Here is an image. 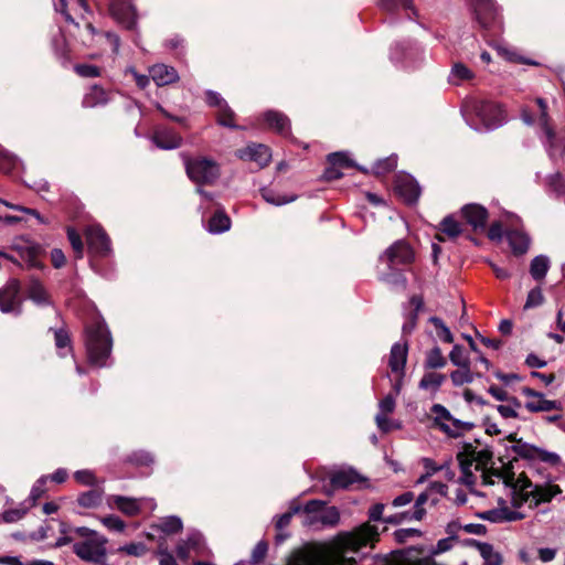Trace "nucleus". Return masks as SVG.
<instances>
[{"mask_svg": "<svg viewBox=\"0 0 565 565\" xmlns=\"http://www.w3.org/2000/svg\"><path fill=\"white\" fill-rule=\"evenodd\" d=\"M451 540V536L441 539L437 542L436 546L433 547L429 555L423 557H413L409 555L397 565H437L434 555L449 551L452 547Z\"/></svg>", "mask_w": 565, "mask_h": 565, "instance_id": "nucleus-19", "label": "nucleus"}, {"mask_svg": "<svg viewBox=\"0 0 565 565\" xmlns=\"http://www.w3.org/2000/svg\"><path fill=\"white\" fill-rule=\"evenodd\" d=\"M449 360L450 362L458 366V367H465L467 365H470V359L466 354L465 348L460 344H455L449 353Z\"/></svg>", "mask_w": 565, "mask_h": 565, "instance_id": "nucleus-54", "label": "nucleus"}, {"mask_svg": "<svg viewBox=\"0 0 565 565\" xmlns=\"http://www.w3.org/2000/svg\"><path fill=\"white\" fill-rule=\"evenodd\" d=\"M263 120L270 129L282 136H287L290 132V120L280 111L267 110L263 114Z\"/></svg>", "mask_w": 565, "mask_h": 565, "instance_id": "nucleus-21", "label": "nucleus"}, {"mask_svg": "<svg viewBox=\"0 0 565 565\" xmlns=\"http://www.w3.org/2000/svg\"><path fill=\"white\" fill-rule=\"evenodd\" d=\"M379 7L388 12L395 13L402 7L409 10L413 15H417V10L413 6V0H379Z\"/></svg>", "mask_w": 565, "mask_h": 565, "instance_id": "nucleus-39", "label": "nucleus"}, {"mask_svg": "<svg viewBox=\"0 0 565 565\" xmlns=\"http://www.w3.org/2000/svg\"><path fill=\"white\" fill-rule=\"evenodd\" d=\"M473 12L478 23L489 29L500 23L499 8L494 0H471Z\"/></svg>", "mask_w": 565, "mask_h": 565, "instance_id": "nucleus-15", "label": "nucleus"}, {"mask_svg": "<svg viewBox=\"0 0 565 565\" xmlns=\"http://www.w3.org/2000/svg\"><path fill=\"white\" fill-rule=\"evenodd\" d=\"M446 381V375L436 372L425 373L418 383V387L420 390L428 391L430 390L433 393H437Z\"/></svg>", "mask_w": 565, "mask_h": 565, "instance_id": "nucleus-35", "label": "nucleus"}, {"mask_svg": "<svg viewBox=\"0 0 565 565\" xmlns=\"http://www.w3.org/2000/svg\"><path fill=\"white\" fill-rule=\"evenodd\" d=\"M525 408L531 413L551 412L554 409H561V404L557 401L545 399L544 396L539 401H527Z\"/></svg>", "mask_w": 565, "mask_h": 565, "instance_id": "nucleus-41", "label": "nucleus"}, {"mask_svg": "<svg viewBox=\"0 0 565 565\" xmlns=\"http://www.w3.org/2000/svg\"><path fill=\"white\" fill-rule=\"evenodd\" d=\"M475 427L476 424L472 422L461 420L454 417L448 425H440V431L449 438L457 439L472 430Z\"/></svg>", "mask_w": 565, "mask_h": 565, "instance_id": "nucleus-26", "label": "nucleus"}, {"mask_svg": "<svg viewBox=\"0 0 565 565\" xmlns=\"http://www.w3.org/2000/svg\"><path fill=\"white\" fill-rule=\"evenodd\" d=\"M54 340L60 356L64 358L66 354L72 353L71 338L66 330H54Z\"/></svg>", "mask_w": 565, "mask_h": 565, "instance_id": "nucleus-45", "label": "nucleus"}, {"mask_svg": "<svg viewBox=\"0 0 565 565\" xmlns=\"http://www.w3.org/2000/svg\"><path fill=\"white\" fill-rule=\"evenodd\" d=\"M326 505L324 501L321 500H310L308 501L301 510L306 513L305 524L315 525L320 511Z\"/></svg>", "mask_w": 565, "mask_h": 565, "instance_id": "nucleus-42", "label": "nucleus"}, {"mask_svg": "<svg viewBox=\"0 0 565 565\" xmlns=\"http://www.w3.org/2000/svg\"><path fill=\"white\" fill-rule=\"evenodd\" d=\"M111 17L125 29L134 31L137 28L136 8L126 0H113L109 4Z\"/></svg>", "mask_w": 565, "mask_h": 565, "instance_id": "nucleus-16", "label": "nucleus"}, {"mask_svg": "<svg viewBox=\"0 0 565 565\" xmlns=\"http://www.w3.org/2000/svg\"><path fill=\"white\" fill-rule=\"evenodd\" d=\"M447 360L443 355L439 347L435 345L426 353L424 366L425 369L437 370L446 366Z\"/></svg>", "mask_w": 565, "mask_h": 565, "instance_id": "nucleus-40", "label": "nucleus"}, {"mask_svg": "<svg viewBox=\"0 0 565 565\" xmlns=\"http://www.w3.org/2000/svg\"><path fill=\"white\" fill-rule=\"evenodd\" d=\"M451 382L455 386H461L463 384H469L473 381L475 374L471 371L470 365L465 367H458V370L452 371L450 373Z\"/></svg>", "mask_w": 565, "mask_h": 565, "instance_id": "nucleus-51", "label": "nucleus"}, {"mask_svg": "<svg viewBox=\"0 0 565 565\" xmlns=\"http://www.w3.org/2000/svg\"><path fill=\"white\" fill-rule=\"evenodd\" d=\"M184 164L188 177L198 185L213 184L220 177V167L214 160L207 158L186 159ZM198 193L206 200L213 199V195L201 186H198Z\"/></svg>", "mask_w": 565, "mask_h": 565, "instance_id": "nucleus-5", "label": "nucleus"}, {"mask_svg": "<svg viewBox=\"0 0 565 565\" xmlns=\"http://www.w3.org/2000/svg\"><path fill=\"white\" fill-rule=\"evenodd\" d=\"M30 505H25V503H22L21 507L6 510L2 513V520L6 523H15L24 518V515L28 513Z\"/></svg>", "mask_w": 565, "mask_h": 565, "instance_id": "nucleus-59", "label": "nucleus"}, {"mask_svg": "<svg viewBox=\"0 0 565 565\" xmlns=\"http://www.w3.org/2000/svg\"><path fill=\"white\" fill-rule=\"evenodd\" d=\"M13 248L17 250L19 259L7 254L6 252H0V256L17 263L19 266H25L28 268H43V265L39 259L41 252L40 245L26 242L23 245H14Z\"/></svg>", "mask_w": 565, "mask_h": 565, "instance_id": "nucleus-13", "label": "nucleus"}, {"mask_svg": "<svg viewBox=\"0 0 565 565\" xmlns=\"http://www.w3.org/2000/svg\"><path fill=\"white\" fill-rule=\"evenodd\" d=\"M473 78V73L462 63H456L449 75V83L460 85L465 81Z\"/></svg>", "mask_w": 565, "mask_h": 565, "instance_id": "nucleus-46", "label": "nucleus"}, {"mask_svg": "<svg viewBox=\"0 0 565 565\" xmlns=\"http://www.w3.org/2000/svg\"><path fill=\"white\" fill-rule=\"evenodd\" d=\"M22 302L20 281L12 278L0 289V311L20 316Z\"/></svg>", "mask_w": 565, "mask_h": 565, "instance_id": "nucleus-9", "label": "nucleus"}, {"mask_svg": "<svg viewBox=\"0 0 565 565\" xmlns=\"http://www.w3.org/2000/svg\"><path fill=\"white\" fill-rule=\"evenodd\" d=\"M429 322L435 327L438 338L446 343L454 342V335L450 329L438 317H430Z\"/></svg>", "mask_w": 565, "mask_h": 565, "instance_id": "nucleus-57", "label": "nucleus"}, {"mask_svg": "<svg viewBox=\"0 0 565 565\" xmlns=\"http://www.w3.org/2000/svg\"><path fill=\"white\" fill-rule=\"evenodd\" d=\"M90 258H108L111 254L110 238L99 225L87 226L85 231Z\"/></svg>", "mask_w": 565, "mask_h": 565, "instance_id": "nucleus-8", "label": "nucleus"}, {"mask_svg": "<svg viewBox=\"0 0 565 565\" xmlns=\"http://www.w3.org/2000/svg\"><path fill=\"white\" fill-rule=\"evenodd\" d=\"M182 520L177 515H169L161 520L159 529L166 534H174L182 530Z\"/></svg>", "mask_w": 565, "mask_h": 565, "instance_id": "nucleus-53", "label": "nucleus"}, {"mask_svg": "<svg viewBox=\"0 0 565 565\" xmlns=\"http://www.w3.org/2000/svg\"><path fill=\"white\" fill-rule=\"evenodd\" d=\"M77 504L85 509H95L102 504L103 491L99 489H90L82 492L77 497Z\"/></svg>", "mask_w": 565, "mask_h": 565, "instance_id": "nucleus-34", "label": "nucleus"}, {"mask_svg": "<svg viewBox=\"0 0 565 565\" xmlns=\"http://www.w3.org/2000/svg\"><path fill=\"white\" fill-rule=\"evenodd\" d=\"M151 141L162 150H173L182 146L183 139L173 129L159 126L154 129Z\"/></svg>", "mask_w": 565, "mask_h": 565, "instance_id": "nucleus-17", "label": "nucleus"}, {"mask_svg": "<svg viewBox=\"0 0 565 565\" xmlns=\"http://www.w3.org/2000/svg\"><path fill=\"white\" fill-rule=\"evenodd\" d=\"M551 267V260L546 255L535 256L530 264V275L536 281H542L546 277Z\"/></svg>", "mask_w": 565, "mask_h": 565, "instance_id": "nucleus-32", "label": "nucleus"}, {"mask_svg": "<svg viewBox=\"0 0 565 565\" xmlns=\"http://www.w3.org/2000/svg\"><path fill=\"white\" fill-rule=\"evenodd\" d=\"M475 447L470 443H465L463 451L457 454V460L462 475L466 478H473L471 468L475 462L473 458Z\"/></svg>", "mask_w": 565, "mask_h": 565, "instance_id": "nucleus-31", "label": "nucleus"}, {"mask_svg": "<svg viewBox=\"0 0 565 565\" xmlns=\"http://www.w3.org/2000/svg\"><path fill=\"white\" fill-rule=\"evenodd\" d=\"M108 102H109L108 93L104 88H102L97 85H94L90 88V90L87 94H85V96L82 100V105L85 108H94L97 106H104Z\"/></svg>", "mask_w": 565, "mask_h": 565, "instance_id": "nucleus-30", "label": "nucleus"}, {"mask_svg": "<svg viewBox=\"0 0 565 565\" xmlns=\"http://www.w3.org/2000/svg\"><path fill=\"white\" fill-rule=\"evenodd\" d=\"M66 233H67V238L70 241V244L74 250L75 257L78 259L83 258L84 244H83L81 235L73 227H67Z\"/></svg>", "mask_w": 565, "mask_h": 565, "instance_id": "nucleus-58", "label": "nucleus"}, {"mask_svg": "<svg viewBox=\"0 0 565 565\" xmlns=\"http://www.w3.org/2000/svg\"><path fill=\"white\" fill-rule=\"evenodd\" d=\"M49 480V476H41L32 486L28 501L30 507L36 504L38 500L45 493V484Z\"/></svg>", "mask_w": 565, "mask_h": 565, "instance_id": "nucleus-56", "label": "nucleus"}, {"mask_svg": "<svg viewBox=\"0 0 565 565\" xmlns=\"http://www.w3.org/2000/svg\"><path fill=\"white\" fill-rule=\"evenodd\" d=\"M21 170V161L0 146V172L10 175H18Z\"/></svg>", "mask_w": 565, "mask_h": 565, "instance_id": "nucleus-28", "label": "nucleus"}, {"mask_svg": "<svg viewBox=\"0 0 565 565\" xmlns=\"http://www.w3.org/2000/svg\"><path fill=\"white\" fill-rule=\"evenodd\" d=\"M462 217L466 222L475 230H484L487 220H488V211L480 204L470 203L465 205L461 209Z\"/></svg>", "mask_w": 565, "mask_h": 565, "instance_id": "nucleus-20", "label": "nucleus"}, {"mask_svg": "<svg viewBox=\"0 0 565 565\" xmlns=\"http://www.w3.org/2000/svg\"><path fill=\"white\" fill-rule=\"evenodd\" d=\"M106 258H90V268L100 277L111 280L116 276L115 267L111 263H106Z\"/></svg>", "mask_w": 565, "mask_h": 565, "instance_id": "nucleus-38", "label": "nucleus"}, {"mask_svg": "<svg viewBox=\"0 0 565 565\" xmlns=\"http://www.w3.org/2000/svg\"><path fill=\"white\" fill-rule=\"evenodd\" d=\"M183 541L192 551L195 552H199L204 547V536L198 530L189 531L186 539Z\"/></svg>", "mask_w": 565, "mask_h": 565, "instance_id": "nucleus-62", "label": "nucleus"}, {"mask_svg": "<svg viewBox=\"0 0 565 565\" xmlns=\"http://www.w3.org/2000/svg\"><path fill=\"white\" fill-rule=\"evenodd\" d=\"M397 166V156L392 154L390 157L379 159L374 162L372 170L375 174H385L394 170Z\"/></svg>", "mask_w": 565, "mask_h": 565, "instance_id": "nucleus-55", "label": "nucleus"}, {"mask_svg": "<svg viewBox=\"0 0 565 565\" xmlns=\"http://www.w3.org/2000/svg\"><path fill=\"white\" fill-rule=\"evenodd\" d=\"M51 44L56 57L65 64L67 61V43L62 28L58 26L52 35Z\"/></svg>", "mask_w": 565, "mask_h": 565, "instance_id": "nucleus-36", "label": "nucleus"}, {"mask_svg": "<svg viewBox=\"0 0 565 565\" xmlns=\"http://www.w3.org/2000/svg\"><path fill=\"white\" fill-rule=\"evenodd\" d=\"M107 539L103 535L73 544L74 554L87 563L105 565Z\"/></svg>", "mask_w": 565, "mask_h": 565, "instance_id": "nucleus-7", "label": "nucleus"}, {"mask_svg": "<svg viewBox=\"0 0 565 565\" xmlns=\"http://www.w3.org/2000/svg\"><path fill=\"white\" fill-rule=\"evenodd\" d=\"M268 551V544L266 541H259L252 551L250 555V564L257 565L259 564L266 556Z\"/></svg>", "mask_w": 565, "mask_h": 565, "instance_id": "nucleus-64", "label": "nucleus"}, {"mask_svg": "<svg viewBox=\"0 0 565 565\" xmlns=\"http://www.w3.org/2000/svg\"><path fill=\"white\" fill-rule=\"evenodd\" d=\"M152 81L158 86H166L179 81V74L173 66L156 64L149 70Z\"/></svg>", "mask_w": 565, "mask_h": 565, "instance_id": "nucleus-22", "label": "nucleus"}, {"mask_svg": "<svg viewBox=\"0 0 565 565\" xmlns=\"http://www.w3.org/2000/svg\"><path fill=\"white\" fill-rule=\"evenodd\" d=\"M561 493L562 489L557 484L551 482L535 484L533 490L524 492V498H522L521 503H514V508H521L526 502H530V508H536L542 503L551 502Z\"/></svg>", "mask_w": 565, "mask_h": 565, "instance_id": "nucleus-12", "label": "nucleus"}, {"mask_svg": "<svg viewBox=\"0 0 565 565\" xmlns=\"http://www.w3.org/2000/svg\"><path fill=\"white\" fill-rule=\"evenodd\" d=\"M377 536V529L367 523L362 524L352 532L341 534L339 537V550L342 557L348 562L356 563V558L349 555L360 554L365 547H373Z\"/></svg>", "mask_w": 565, "mask_h": 565, "instance_id": "nucleus-3", "label": "nucleus"}, {"mask_svg": "<svg viewBox=\"0 0 565 565\" xmlns=\"http://www.w3.org/2000/svg\"><path fill=\"white\" fill-rule=\"evenodd\" d=\"M84 343L88 362L96 367L109 366L113 338L105 320L96 316L85 324Z\"/></svg>", "mask_w": 565, "mask_h": 565, "instance_id": "nucleus-2", "label": "nucleus"}, {"mask_svg": "<svg viewBox=\"0 0 565 565\" xmlns=\"http://www.w3.org/2000/svg\"><path fill=\"white\" fill-rule=\"evenodd\" d=\"M545 298L541 287H534L527 292L524 310L533 309L543 305Z\"/></svg>", "mask_w": 565, "mask_h": 565, "instance_id": "nucleus-60", "label": "nucleus"}, {"mask_svg": "<svg viewBox=\"0 0 565 565\" xmlns=\"http://www.w3.org/2000/svg\"><path fill=\"white\" fill-rule=\"evenodd\" d=\"M237 157L242 160L254 161L260 168H264L271 159V151L269 147L263 143H250L237 150Z\"/></svg>", "mask_w": 565, "mask_h": 565, "instance_id": "nucleus-18", "label": "nucleus"}, {"mask_svg": "<svg viewBox=\"0 0 565 565\" xmlns=\"http://www.w3.org/2000/svg\"><path fill=\"white\" fill-rule=\"evenodd\" d=\"M508 439L514 441V445L510 447L511 451L524 460H539L551 466H558L562 462L558 454L525 443L521 438L516 439L513 434L509 435Z\"/></svg>", "mask_w": 565, "mask_h": 565, "instance_id": "nucleus-6", "label": "nucleus"}, {"mask_svg": "<svg viewBox=\"0 0 565 565\" xmlns=\"http://www.w3.org/2000/svg\"><path fill=\"white\" fill-rule=\"evenodd\" d=\"M439 228L450 238H457L462 232L460 223L455 220L452 215L444 217L440 222Z\"/></svg>", "mask_w": 565, "mask_h": 565, "instance_id": "nucleus-48", "label": "nucleus"}, {"mask_svg": "<svg viewBox=\"0 0 565 565\" xmlns=\"http://www.w3.org/2000/svg\"><path fill=\"white\" fill-rule=\"evenodd\" d=\"M260 195L267 203L275 206H281L291 203L297 199V195H281L270 188H262Z\"/></svg>", "mask_w": 565, "mask_h": 565, "instance_id": "nucleus-37", "label": "nucleus"}, {"mask_svg": "<svg viewBox=\"0 0 565 565\" xmlns=\"http://www.w3.org/2000/svg\"><path fill=\"white\" fill-rule=\"evenodd\" d=\"M415 258L414 250L405 239L394 242L381 255V262H385L391 270H395L399 265H408Z\"/></svg>", "mask_w": 565, "mask_h": 565, "instance_id": "nucleus-10", "label": "nucleus"}, {"mask_svg": "<svg viewBox=\"0 0 565 565\" xmlns=\"http://www.w3.org/2000/svg\"><path fill=\"white\" fill-rule=\"evenodd\" d=\"M430 412L435 415L433 423L434 427L438 430H440V425H448L449 422L454 419V415L450 411L441 404H434L430 407Z\"/></svg>", "mask_w": 565, "mask_h": 565, "instance_id": "nucleus-44", "label": "nucleus"}, {"mask_svg": "<svg viewBox=\"0 0 565 565\" xmlns=\"http://www.w3.org/2000/svg\"><path fill=\"white\" fill-rule=\"evenodd\" d=\"M234 119H235V113L228 106V104H226L225 107L221 108L217 111L216 122L220 126H223V127H226V128H230V129H234V130L242 129L241 126L235 124Z\"/></svg>", "mask_w": 565, "mask_h": 565, "instance_id": "nucleus-47", "label": "nucleus"}, {"mask_svg": "<svg viewBox=\"0 0 565 565\" xmlns=\"http://www.w3.org/2000/svg\"><path fill=\"white\" fill-rule=\"evenodd\" d=\"M301 511L300 505L291 507L289 511L282 513L281 515H278L275 521V526L278 531H282L285 527H287L291 519L295 514L299 513Z\"/></svg>", "mask_w": 565, "mask_h": 565, "instance_id": "nucleus-63", "label": "nucleus"}, {"mask_svg": "<svg viewBox=\"0 0 565 565\" xmlns=\"http://www.w3.org/2000/svg\"><path fill=\"white\" fill-rule=\"evenodd\" d=\"M535 102L540 108L539 121H540L541 129L544 135H548L551 137L553 127L550 125V116L547 113V103L542 97H537L535 99Z\"/></svg>", "mask_w": 565, "mask_h": 565, "instance_id": "nucleus-52", "label": "nucleus"}, {"mask_svg": "<svg viewBox=\"0 0 565 565\" xmlns=\"http://www.w3.org/2000/svg\"><path fill=\"white\" fill-rule=\"evenodd\" d=\"M231 228V218L223 211L217 210L210 218L207 231L212 234H221Z\"/></svg>", "mask_w": 565, "mask_h": 565, "instance_id": "nucleus-33", "label": "nucleus"}, {"mask_svg": "<svg viewBox=\"0 0 565 565\" xmlns=\"http://www.w3.org/2000/svg\"><path fill=\"white\" fill-rule=\"evenodd\" d=\"M470 545L476 546L484 561V565H501L502 556L495 552L490 543L470 540Z\"/></svg>", "mask_w": 565, "mask_h": 565, "instance_id": "nucleus-29", "label": "nucleus"}, {"mask_svg": "<svg viewBox=\"0 0 565 565\" xmlns=\"http://www.w3.org/2000/svg\"><path fill=\"white\" fill-rule=\"evenodd\" d=\"M361 480L359 472L353 468L340 469L330 476V484L333 489H348Z\"/></svg>", "mask_w": 565, "mask_h": 565, "instance_id": "nucleus-23", "label": "nucleus"}, {"mask_svg": "<svg viewBox=\"0 0 565 565\" xmlns=\"http://www.w3.org/2000/svg\"><path fill=\"white\" fill-rule=\"evenodd\" d=\"M408 355V342L407 340L403 342H395L388 356V366L391 371L399 376V380L393 385L396 394L401 391V381L405 375V366L407 362Z\"/></svg>", "mask_w": 565, "mask_h": 565, "instance_id": "nucleus-14", "label": "nucleus"}, {"mask_svg": "<svg viewBox=\"0 0 565 565\" xmlns=\"http://www.w3.org/2000/svg\"><path fill=\"white\" fill-rule=\"evenodd\" d=\"M107 503L110 507L117 508L120 512L128 516H135L139 514L141 510L139 500L124 495H109L107 499Z\"/></svg>", "mask_w": 565, "mask_h": 565, "instance_id": "nucleus-24", "label": "nucleus"}, {"mask_svg": "<svg viewBox=\"0 0 565 565\" xmlns=\"http://www.w3.org/2000/svg\"><path fill=\"white\" fill-rule=\"evenodd\" d=\"M28 298L36 306H51L52 301L42 282L35 278L30 279L26 288Z\"/></svg>", "mask_w": 565, "mask_h": 565, "instance_id": "nucleus-27", "label": "nucleus"}, {"mask_svg": "<svg viewBox=\"0 0 565 565\" xmlns=\"http://www.w3.org/2000/svg\"><path fill=\"white\" fill-rule=\"evenodd\" d=\"M547 192L559 199L565 195V180L561 173L550 174L546 179Z\"/></svg>", "mask_w": 565, "mask_h": 565, "instance_id": "nucleus-43", "label": "nucleus"}, {"mask_svg": "<svg viewBox=\"0 0 565 565\" xmlns=\"http://www.w3.org/2000/svg\"><path fill=\"white\" fill-rule=\"evenodd\" d=\"M394 191L407 205L416 204L422 194V188L417 180L406 172L395 175Z\"/></svg>", "mask_w": 565, "mask_h": 565, "instance_id": "nucleus-11", "label": "nucleus"}, {"mask_svg": "<svg viewBox=\"0 0 565 565\" xmlns=\"http://www.w3.org/2000/svg\"><path fill=\"white\" fill-rule=\"evenodd\" d=\"M329 164H337L339 168H353L355 163L351 160L347 152L339 151L329 153L327 157Z\"/></svg>", "mask_w": 565, "mask_h": 565, "instance_id": "nucleus-61", "label": "nucleus"}, {"mask_svg": "<svg viewBox=\"0 0 565 565\" xmlns=\"http://www.w3.org/2000/svg\"><path fill=\"white\" fill-rule=\"evenodd\" d=\"M340 521V512L335 507H328L320 511V514L317 518L316 524L320 523L327 526H334Z\"/></svg>", "mask_w": 565, "mask_h": 565, "instance_id": "nucleus-50", "label": "nucleus"}, {"mask_svg": "<svg viewBox=\"0 0 565 565\" xmlns=\"http://www.w3.org/2000/svg\"><path fill=\"white\" fill-rule=\"evenodd\" d=\"M460 113L466 124L478 132L492 131L507 122V114L498 103L471 98L466 100Z\"/></svg>", "mask_w": 565, "mask_h": 565, "instance_id": "nucleus-1", "label": "nucleus"}, {"mask_svg": "<svg viewBox=\"0 0 565 565\" xmlns=\"http://www.w3.org/2000/svg\"><path fill=\"white\" fill-rule=\"evenodd\" d=\"M507 239L514 255H524L530 248L531 237L524 231H508Z\"/></svg>", "mask_w": 565, "mask_h": 565, "instance_id": "nucleus-25", "label": "nucleus"}, {"mask_svg": "<svg viewBox=\"0 0 565 565\" xmlns=\"http://www.w3.org/2000/svg\"><path fill=\"white\" fill-rule=\"evenodd\" d=\"M137 467L150 466L154 462V457L147 450H136L129 454L125 460Z\"/></svg>", "mask_w": 565, "mask_h": 565, "instance_id": "nucleus-49", "label": "nucleus"}, {"mask_svg": "<svg viewBox=\"0 0 565 565\" xmlns=\"http://www.w3.org/2000/svg\"><path fill=\"white\" fill-rule=\"evenodd\" d=\"M388 57L396 67L413 71L423 65L425 52L418 42L408 39L394 42Z\"/></svg>", "mask_w": 565, "mask_h": 565, "instance_id": "nucleus-4", "label": "nucleus"}]
</instances>
